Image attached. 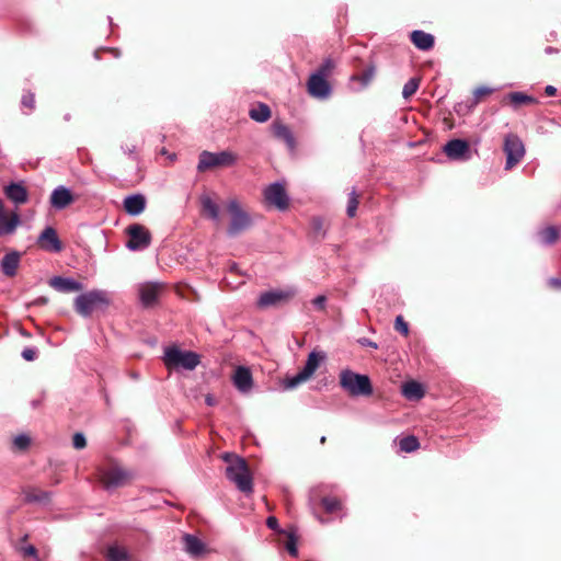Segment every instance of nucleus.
I'll list each match as a JSON object with an SVG mask.
<instances>
[{
	"label": "nucleus",
	"mask_w": 561,
	"mask_h": 561,
	"mask_svg": "<svg viewBox=\"0 0 561 561\" xmlns=\"http://www.w3.org/2000/svg\"><path fill=\"white\" fill-rule=\"evenodd\" d=\"M222 458L227 462V478L236 484L239 491L251 494L253 492V480L245 460L231 454H224Z\"/></svg>",
	"instance_id": "nucleus-1"
},
{
	"label": "nucleus",
	"mask_w": 561,
	"mask_h": 561,
	"mask_svg": "<svg viewBox=\"0 0 561 561\" xmlns=\"http://www.w3.org/2000/svg\"><path fill=\"white\" fill-rule=\"evenodd\" d=\"M163 363L169 370H193L199 364V355L172 345L164 348Z\"/></svg>",
	"instance_id": "nucleus-2"
},
{
	"label": "nucleus",
	"mask_w": 561,
	"mask_h": 561,
	"mask_svg": "<svg viewBox=\"0 0 561 561\" xmlns=\"http://www.w3.org/2000/svg\"><path fill=\"white\" fill-rule=\"evenodd\" d=\"M340 386L352 397H368L373 393L369 377L351 369H343L340 373Z\"/></svg>",
	"instance_id": "nucleus-3"
},
{
	"label": "nucleus",
	"mask_w": 561,
	"mask_h": 561,
	"mask_svg": "<svg viewBox=\"0 0 561 561\" xmlns=\"http://www.w3.org/2000/svg\"><path fill=\"white\" fill-rule=\"evenodd\" d=\"M227 210L230 216V221L227 228V234L229 237H238L252 227V217L237 199H230L228 202Z\"/></svg>",
	"instance_id": "nucleus-4"
},
{
	"label": "nucleus",
	"mask_w": 561,
	"mask_h": 561,
	"mask_svg": "<svg viewBox=\"0 0 561 561\" xmlns=\"http://www.w3.org/2000/svg\"><path fill=\"white\" fill-rule=\"evenodd\" d=\"M327 355L322 351H312L309 353L307 362L304 368L298 371L295 376L288 378L286 380L285 387L287 389H294L298 387L300 383L310 379L316 370L319 368L320 364L324 362Z\"/></svg>",
	"instance_id": "nucleus-5"
},
{
	"label": "nucleus",
	"mask_w": 561,
	"mask_h": 561,
	"mask_svg": "<svg viewBox=\"0 0 561 561\" xmlns=\"http://www.w3.org/2000/svg\"><path fill=\"white\" fill-rule=\"evenodd\" d=\"M110 300L103 290H91L79 295L75 300V309L82 317H89L94 309L107 306Z\"/></svg>",
	"instance_id": "nucleus-6"
},
{
	"label": "nucleus",
	"mask_w": 561,
	"mask_h": 561,
	"mask_svg": "<svg viewBox=\"0 0 561 561\" xmlns=\"http://www.w3.org/2000/svg\"><path fill=\"white\" fill-rule=\"evenodd\" d=\"M504 152L506 154L505 169L510 170L515 167L525 154L523 141L516 135H507L504 140Z\"/></svg>",
	"instance_id": "nucleus-7"
},
{
	"label": "nucleus",
	"mask_w": 561,
	"mask_h": 561,
	"mask_svg": "<svg viewBox=\"0 0 561 561\" xmlns=\"http://www.w3.org/2000/svg\"><path fill=\"white\" fill-rule=\"evenodd\" d=\"M444 153L449 160L466 162L472 158V151L469 142L465 139H451L443 148Z\"/></svg>",
	"instance_id": "nucleus-8"
},
{
	"label": "nucleus",
	"mask_w": 561,
	"mask_h": 561,
	"mask_svg": "<svg viewBox=\"0 0 561 561\" xmlns=\"http://www.w3.org/2000/svg\"><path fill=\"white\" fill-rule=\"evenodd\" d=\"M297 290L295 287H288L286 289H273L262 293L257 298L259 308H268L276 306L283 301H286L296 295Z\"/></svg>",
	"instance_id": "nucleus-9"
},
{
	"label": "nucleus",
	"mask_w": 561,
	"mask_h": 561,
	"mask_svg": "<svg viewBox=\"0 0 561 561\" xmlns=\"http://www.w3.org/2000/svg\"><path fill=\"white\" fill-rule=\"evenodd\" d=\"M129 240L127 248L131 251H139L146 249L150 244V233L147 228L141 225L135 224L127 228Z\"/></svg>",
	"instance_id": "nucleus-10"
},
{
	"label": "nucleus",
	"mask_w": 561,
	"mask_h": 561,
	"mask_svg": "<svg viewBox=\"0 0 561 561\" xmlns=\"http://www.w3.org/2000/svg\"><path fill=\"white\" fill-rule=\"evenodd\" d=\"M264 197L268 204L275 206L279 210L287 209L289 205V197L284 185L279 182L270 184L264 190Z\"/></svg>",
	"instance_id": "nucleus-11"
},
{
	"label": "nucleus",
	"mask_w": 561,
	"mask_h": 561,
	"mask_svg": "<svg viewBox=\"0 0 561 561\" xmlns=\"http://www.w3.org/2000/svg\"><path fill=\"white\" fill-rule=\"evenodd\" d=\"M130 476L118 467L108 468L100 473V480L104 489L114 490L127 483Z\"/></svg>",
	"instance_id": "nucleus-12"
},
{
	"label": "nucleus",
	"mask_w": 561,
	"mask_h": 561,
	"mask_svg": "<svg viewBox=\"0 0 561 561\" xmlns=\"http://www.w3.org/2000/svg\"><path fill=\"white\" fill-rule=\"evenodd\" d=\"M308 92L311 96L324 100L331 94V85L327 78L312 73L308 80Z\"/></svg>",
	"instance_id": "nucleus-13"
},
{
	"label": "nucleus",
	"mask_w": 561,
	"mask_h": 561,
	"mask_svg": "<svg viewBox=\"0 0 561 561\" xmlns=\"http://www.w3.org/2000/svg\"><path fill=\"white\" fill-rule=\"evenodd\" d=\"M232 382L239 392L243 394L250 393L253 388V377L250 368L238 366L232 375Z\"/></svg>",
	"instance_id": "nucleus-14"
},
{
	"label": "nucleus",
	"mask_w": 561,
	"mask_h": 561,
	"mask_svg": "<svg viewBox=\"0 0 561 561\" xmlns=\"http://www.w3.org/2000/svg\"><path fill=\"white\" fill-rule=\"evenodd\" d=\"M37 242L43 250L49 252H60L62 247L53 227H46L39 234Z\"/></svg>",
	"instance_id": "nucleus-15"
},
{
	"label": "nucleus",
	"mask_w": 561,
	"mask_h": 561,
	"mask_svg": "<svg viewBox=\"0 0 561 561\" xmlns=\"http://www.w3.org/2000/svg\"><path fill=\"white\" fill-rule=\"evenodd\" d=\"M161 285L158 283H145L138 288L139 299L142 306L151 307L158 299Z\"/></svg>",
	"instance_id": "nucleus-16"
},
{
	"label": "nucleus",
	"mask_w": 561,
	"mask_h": 561,
	"mask_svg": "<svg viewBox=\"0 0 561 561\" xmlns=\"http://www.w3.org/2000/svg\"><path fill=\"white\" fill-rule=\"evenodd\" d=\"M73 201L71 191L62 185L56 187L50 195V204L56 209H64Z\"/></svg>",
	"instance_id": "nucleus-17"
},
{
	"label": "nucleus",
	"mask_w": 561,
	"mask_h": 561,
	"mask_svg": "<svg viewBox=\"0 0 561 561\" xmlns=\"http://www.w3.org/2000/svg\"><path fill=\"white\" fill-rule=\"evenodd\" d=\"M49 285L60 293H72V291H80L83 288V285L70 277H61V276H55L49 279Z\"/></svg>",
	"instance_id": "nucleus-18"
},
{
	"label": "nucleus",
	"mask_w": 561,
	"mask_h": 561,
	"mask_svg": "<svg viewBox=\"0 0 561 561\" xmlns=\"http://www.w3.org/2000/svg\"><path fill=\"white\" fill-rule=\"evenodd\" d=\"M124 209L130 216L140 215L146 207V197L142 194H133L124 198Z\"/></svg>",
	"instance_id": "nucleus-19"
},
{
	"label": "nucleus",
	"mask_w": 561,
	"mask_h": 561,
	"mask_svg": "<svg viewBox=\"0 0 561 561\" xmlns=\"http://www.w3.org/2000/svg\"><path fill=\"white\" fill-rule=\"evenodd\" d=\"M5 196L16 205L25 204L27 202V191L20 183H11L4 187Z\"/></svg>",
	"instance_id": "nucleus-20"
},
{
	"label": "nucleus",
	"mask_w": 561,
	"mask_h": 561,
	"mask_svg": "<svg viewBox=\"0 0 561 561\" xmlns=\"http://www.w3.org/2000/svg\"><path fill=\"white\" fill-rule=\"evenodd\" d=\"M272 130H273V135L277 139L284 141L290 150L295 149L296 140H295V137H294L290 128L287 125H285L283 123H274L272 125Z\"/></svg>",
	"instance_id": "nucleus-21"
},
{
	"label": "nucleus",
	"mask_w": 561,
	"mask_h": 561,
	"mask_svg": "<svg viewBox=\"0 0 561 561\" xmlns=\"http://www.w3.org/2000/svg\"><path fill=\"white\" fill-rule=\"evenodd\" d=\"M411 42L421 50H430L434 46V36L421 30H415L410 35Z\"/></svg>",
	"instance_id": "nucleus-22"
},
{
	"label": "nucleus",
	"mask_w": 561,
	"mask_h": 561,
	"mask_svg": "<svg viewBox=\"0 0 561 561\" xmlns=\"http://www.w3.org/2000/svg\"><path fill=\"white\" fill-rule=\"evenodd\" d=\"M20 264V254L18 252H11L3 256L1 260L2 273L7 276H14Z\"/></svg>",
	"instance_id": "nucleus-23"
},
{
	"label": "nucleus",
	"mask_w": 561,
	"mask_h": 561,
	"mask_svg": "<svg viewBox=\"0 0 561 561\" xmlns=\"http://www.w3.org/2000/svg\"><path fill=\"white\" fill-rule=\"evenodd\" d=\"M237 162V154L229 150L213 152V168L231 167Z\"/></svg>",
	"instance_id": "nucleus-24"
},
{
	"label": "nucleus",
	"mask_w": 561,
	"mask_h": 561,
	"mask_svg": "<svg viewBox=\"0 0 561 561\" xmlns=\"http://www.w3.org/2000/svg\"><path fill=\"white\" fill-rule=\"evenodd\" d=\"M403 396L409 400H419L424 396V389L416 381H408L402 387Z\"/></svg>",
	"instance_id": "nucleus-25"
},
{
	"label": "nucleus",
	"mask_w": 561,
	"mask_h": 561,
	"mask_svg": "<svg viewBox=\"0 0 561 561\" xmlns=\"http://www.w3.org/2000/svg\"><path fill=\"white\" fill-rule=\"evenodd\" d=\"M4 214L3 213V203L2 201L0 199V215ZM21 220H20V216L16 211L12 213L10 216H9V221L5 226L3 227H0V237L1 236H7V234H12L15 229L18 228V226L20 225Z\"/></svg>",
	"instance_id": "nucleus-26"
},
{
	"label": "nucleus",
	"mask_w": 561,
	"mask_h": 561,
	"mask_svg": "<svg viewBox=\"0 0 561 561\" xmlns=\"http://www.w3.org/2000/svg\"><path fill=\"white\" fill-rule=\"evenodd\" d=\"M249 116L257 123H264L271 117V110L267 104L259 103L250 110Z\"/></svg>",
	"instance_id": "nucleus-27"
},
{
	"label": "nucleus",
	"mask_w": 561,
	"mask_h": 561,
	"mask_svg": "<svg viewBox=\"0 0 561 561\" xmlns=\"http://www.w3.org/2000/svg\"><path fill=\"white\" fill-rule=\"evenodd\" d=\"M185 550L192 556H198L203 551V543L193 535L184 536Z\"/></svg>",
	"instance_id": "nucleus-28"
},
{
	"label": "nucleus",
	"mask_w": 561,
	"mask_h": 561,
	"mask_svg": "<svg viewBox=\"0 0 561 561\" xmlns=\"http://www.w3.org/2000/svg\"><path fill=\"white\" fill-rule=\"evenodd\" d=\"M107 561H128V553L125 548L119 546H110L106 552Z\"/></svg>",
	"instance_id": "nucleus-29"
},
{
	"label": "nucleus",
	"mask_w": 561,
	"mask_h": 561,
	"mask_svg": "<svg viewBox=\"0 0 561 561\" xmlns=\"http://www.w3.org/2000/svg\"><path fill=\"white\" fill-rule=\"evenodd\" d=\"M538 236L540 238L541 243L548 245V244H552L557 241V239L559 237V232L556 227L550 226V227H546V228L541 229L538 232Z\"/></svg>",
	"instance_id": "nucleus-30"
},
{
	"label": "nucleus",
	"mask_w": 561,
	"mask_h": 561,
	"mask_svg": "<svg viewBox=\"0 0 561 561\" xmlns=\"http://www.w3.org/2000/svg\"><path fill=\"white\" fill-rule=\"evenodd\" d=\"M399 447L404 453H413L419 449L420 443L415 436L409 435L400 439Z\"/></svg>",
	"instance_id": "nucleus-31"
},
{
	"label": "nucleus",
	"mask_w": 561,
	"mask_h": 561,
	"mask_svg": "<svg viewBox=\"0 0 561 561\" xmlns=\"http://www.w3.org/2000/svg\"><path fill=\"white\" fill-rule=\"evenodd\" d=\"M420 80L416 78L409 79L402 89V96L408 100L410 99L419 89Z\"/></svg>",
	"instance_id": "nucleus-32"
},
{
	"label": "nucleus",
	"mask_w": 561,
	"mask_h": 561,
	"mask_svg": "<svg viewBox=\"0 0 561 561\" xmlns=\"http://www.w3.org/2000/svg\"><path fill=\"white\" fill-rule=\"evenodd\" d=\"M508 98L514 105H520L524 103H535L536 102L535 98L524 94L522 92H512L508 95Z\"/></svg>",
	"instance_id": "nucleus-33"
},
{
	"label": "nucleus",
	"mask_w": 561,
	"mask_h": 561,
	"mask_svg": "<svg viewBox=\"0 0 561 561\" xmlns=\"http://www.w3.org/2000/svg\"><path fill=\"white\" fill-rule=\"evenodd\" d=\"M334 66V61L331 58H327L313 73L327 78L331 75Z\"/></svg>",
	"instance_id": "nucleus-34"
},
{
	"label": "nucleus",
	"mask_w": 561,
	"mask_h": 561,
	"mask_svg": "<svg viewBox=\"0 0 561 561\" xmlns=\"http://www.w3.org/2000/svg\"><path fill=\"white\" fill-rule=\"evenodd\" d=\"M357 207H358V197H357L356 191L353 190L348 195V203H347V208H346L347 216L353 218L356 215Z\"/></svg>",
	"instance_id": "nucleus-35"
},
{
	"label": "nucleus",
	"mask_w": 561,
	"mask_h": 561,
	"mask_svg": "<svg viewBox=\"0 0 561 561\" xmlns=\"http://www.w3.org/2000/svg\"><path fill=\"white\" fill-rule=\"evenodd\" d=\"M322 505L328 513H334L341 510V502L335 497H323Z\"/></svg>",
	"instance_id": "nucleus-36"
},
{
	"label": "nucleus",
	"mask_w": 561,
	"mask_h": 561,
	"mask_svg": "<svg viewBox=\"0 0 561 561\" xmlns=\"http://www.w3.org/2000/svg\"><path fill=\"white\" fill-rule=\"evenodd\" d=\"M30 444H31V439L25 434H20L18 436H15L13 439L14 447L20 450L26 449L30 446Z\"/></svg>",
	"instance_id": "nucleus-37"
},
{
	"label": "nucleus",
	"mask_w": 561,
	"mask_h": 561,
	"mask_svg": "<svg viewBox=\"0 0 561 561\" xmlns=\"http://www.w3.org/2000/svg\"><path fill=\"white\" fill-rule=\"evenodd\" d=\"M374 77H375V67L370 66L363 71V73L358 77V80H360L363 87H366L371 82Z\"/></svg>",
	"instance_id": "nucleus-38"
},
{
	"label": "nucleus",
	"mask_w": 561,
	"mask_h": 561,
	"mask_svg": "<svg viewBox=\"0 0 561 561\" xmlns=\"http://www.w3.org/2000/svg\"><path fill=\"white\" fill-rule=\"evenodd\" d=\"M311 226H312V231L316 236L322 237V238L324 237L325 232L323 229V220L321 218H319V217L313 218Z\"/></svg>",
	"instance_id": "nucleus-39"
},
{
	"label": "nucleus",
	"mask_w": 561,
	"mask_h": 561,
	"mask_svg": "<svg viewBox=\"0 0 561 561\" xmlns=\"http://www.w3.org/2000/svg\"><path fill=\"white\" fill-rule=\"evenodd\" d=\"M394 329L403 335L409 334V325L403 320L402 316H398L394 321Z\"/></svg>",
	"instance_id": "nucleus-40"
},
{
	"label": "nucleus",
	"mask_w": 561,
	"mask_h": 561,
	"mask_svg": "<svg viewBox=\"0 0 561 561\" xmlns=\"http://www.w3.org/2000/svg\"><path fill=\"white\" fill-rule=\"evenodd\" d=\"M285 548L290 556L297 557V554H298L297 541L293 535H289V537L285 543Z\"/></svg>",
	"instance_id": "nucleus-41"
},
{
	"label": "nucleus",
	"mask_w": 561,
	"mask_h": 561,
	"mask_svg": "<svg viewBox=\"0 0 561 561\" xmlns=\"http://www.w3.org/2000/svg\"><path fill=\"white\" fill-rule=\"evenodd\" d=\"M197 168L199 171H204V170H207L208 168H210V152L204 151L201 154V159H199Z\"/></svg>",
	"instance_id": "nucleus-42"
},
{
	"label": "nucleus",
	"mask_w": 561,
	"mask_h": 561,
	"mask_svg": "<svg viewBox=\"0 0 561 561\" xmlns=\"http://www.w3.org/2000/svg\"><path fill=\"white\" fill-rule=\"evenodd\" d=\"M492 92V89L490 88H486V87H479L474 90V93H473V104H478L480 99L484 95H488Z\"/></svg>",
	"instance_id": "nucleus-43"
},
{
	"label": "nucleus",
	"mask_w": 561,
	"mask_h": 561,
	"mask_svg": "<svg viewBox=\"0 0 561 561\" xmlns=\"http://www.w3.org/2000/svg\"><path fill=\"white\" fill-rule=\"evenodd\" d=\"M72 444L76 449H82L87 446L85 437L82 433H76L72 438Z\"/></svg>",
	"instance_id": "nucleus-44"
},
{
	"label": "nucleus",
	"mask_w": 561,
	"mask_h": 561,
	"mask_svg": "<svg viewBox=\"0 0 561 561\" xmlns=\"http://www.w3.org/2000/svg\"><path fill=\"white\" fill-rule=\"evenodd\" d=\"M35 99L34 94L27 93L22 96V105L28 107L30 110L34 108Z\"/></svg>",
	"instance_id": "nucleus-45"
},
{
	"label": "nucleus",
	"mask_w": 561,
	"mask_h": 561,
	"mask_svg": "<svg viewBox=\"0 0 561 561\" xmlns=\"http://www.w3.org/2000/svg\"><path fill=\"white\" fill-rule=\"evenodd\" d=\"M22 357L27 362H32L36 358V351L34 348H24Z\"/></svg>",
	"instance_id": "nucleus-46"
},
{
	"label": "nucleus",
	"mask_w": 561,
	"mask_h": 561,
	"mask_svg": "<svg viewBox=\"0 0 561 561\" xmlns=\"http://www.w3.org/2000/svg\"><path fill=\"white\" fill-rule=\"evenodd\" d=\"M325 302H327V298L325 296L323 295H319L317 296L313 300H312V305L317 308V309H323L324 306H325Z\"/></svg>",
	"instance_id": "nucleus-47"
},
{
	"label": "nucleus",
	"mask_w": 561,
	"mask_h": 561,
	"mask_svg": "<svg viewBox=\"0 0 561 561\" xmlns=\"http://www.w3.org/2000/svg\"><path fill=\"white\" fill-rule=\"evenodd\" d=\"M202 206H203V211L206 215H210V197L209 196L205 195L202 197Z\"/></svg>",
	"instance_id": "nucleus-48"
},
{
	"label": "nucleus",
	"mask_w": 561,
	"mask_h": 561,
	"mask_svg": "<svg viewBox=\"0 0 561 561\" xmlns=\"http://www.w3.org/2000/svg\"><path fill=\"white\" fill-rule=\"evenodd\" d=\"M266 525L270 529L276 530L278 528V520L275 516H270L266 519Z\"/></svg>",
	"instance_id": "nucleus-49"
},
{
	"label": "nucleus",
	"mask_w": 561,
	"mask_h": 561,
	"mask_svg": "<svg viewBox=\"0 0 561 561\" xmlns=\"http://www.w3.org/2000/svg\"><path fill=\"white\" fill-rule=\"evenodd\" d=\"M220 208L219 206L213 202V220H217L219 217Z\"/></svg>",
	"instance_id": "nucleus-50"
},
{
	"label": "nucleus",
	"mask_w": 561,
	"mask_h": 561,
	"mask_svg": "<svg viewBox=\"0 0 561 561\" xmlns=\"http://www.w3.org/2000/svg\"><path fill=\"white\" fill-rule=\"evenodd\" d=\"M545 92H546V94H547V95H549V96H553V95H556V93H557V88H556V87H553V85H547V87L545 88Z\"/></svg>",
	"instance_id": "nucleus-51"
},
{
	"label": "nucleus",
	"mask_w": 561,
	"mask_h": 561,
	"mask_svg": "<svg viewBox=\"0 0 561 561\" xmlns=\"http://www.w3.org/2000/svg\"><path fill=\"white\" fill-rule=\"evenodd\" d=\"M23 552L27 556H36V549L33 546L25 547Z\"/></svg>",
	"instance_id": "nucleus-52"
},
{
	"label": "nucleus",
	"mask_w": 561,
	"mask_h": 561,
	"mask_svg": "<svg viewBox=\"0 0 561 561\" xmlns=\"http://www.w3.org/2000/svg\"><path fill=\"white\" fill-rule=\"evenodd\" d=\"M360 344H362V345H366V346H370V347H373V348H377V344H376L375 342H371V341H370V340H368V339H363V340L360 341Z\"/></svg>",
	"instance_id": "nucleus-53"
},
{
	"label": "nucleus",
	"mask_w": 561,
	"mask_h": 561,
	"mask_svg": "<svg viewBox=\"0 0 561 561\" xmlns=\"http://www.w3.org/2000/svg\"><path fill=\"white\" fill-rule=\"evenodd\" d=\"M549 284L552 286L561 288V279L560 278H550Z\"/></svg>",
	"instance_id": "nucleus-54"
},
{
	"label": "nucleus",
	"mask_w": 561,
	"mask_h": 561,
	"mask_svg": "<svg viewBox=\"0 0 561 561\" xmlns=\"http://www.w3.org/2000/svg\"><path fill=\"white\" fill-rule=\"evenodd\" d=\"M9 217H5L4 214L0 215V227H3L8 224Z\"/></svg>",
	"instance_id": "nucleus-55"
},
{
	"label": "nucleus",
	"mask_w": 561,
	"mask_h": 561,
	"mask_svg": "<svg viewBox=\"0 0 561 561\" xmlns=\"http://www.w3.org/2000/svg\"><path fill=\"white\" fill-rule=\"evenodd\" d=\"M557 51H558V50H557L556 48L551 47V46H548V47H546V49H545V53H546V54H548V55L554 54V53H557Z\"/></svg>",
	"instance_id": "nucleus-56"
},
{
	"label": "nucleus",
	"mask_w": 561,
	"mask_h": 561,
	"mask_svg": "<svg viewBox=\"0 0 561 561\" xmlns=\"http://www.w3.org/2000/svg\"><path fill=\"white\" fill-rule=\"evenodd\" d=\"M47 301H48V299H47V298H45V297H41V298H38V299L35 301V304H37V305H44V304H47Z\"/></svg>",
	"instance_id": "nucleus-57"
},
{
	"label": "nucleus",
	"mask_w": 561,
	"mask_h": 561,
	"mask_svg": "<svg viewBox=\"0 0 561 561\" xmlns=\"http://www.w3.org/2000/svg\"><path fill=\"white\" fill-rule=\"evenodd\" d=\"M205 403L210 405V394L205 396Z\"/></svg>",
	"instance_id": "nucleus-58"
},
{
	"label": "nucleus",
	"mask_w": 561,
	"mask_h": 561,
	"mask_svg": "<svg viewBox=\"0 0 561 561\" xmlns=\"http://www.w3.org/2000/svg\"><path fill=\"white\" fill-rule=\"evenodd\" d=\"M324 442H325V436H322V437L320 438V443H321V444H324Z\"/></svg>",
	"instance_id": "nucleus-59"
}]
</instances>
